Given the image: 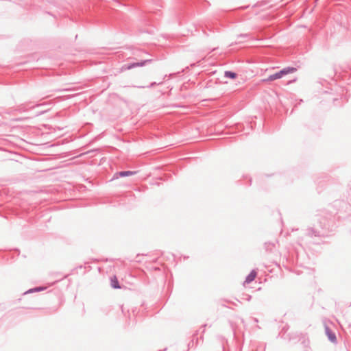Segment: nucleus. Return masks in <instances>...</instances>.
Instances as JSON below:
<instances>
[{"label": "nucleus", "instance_id": "f257e3e1", "mask_svg": "<svg viewBox=\"0 0 351 351\" xmlns=\"http://www.w3.org/2000/svg\"><path fill=\"white\" fill-rule=\"evenodd\" d=\"M306 234L311 237H321L323 236V233L321 231L314 228H308L306 229Z\"/></svg>", "mask_w": 351, "mask_h": 351}, {"label": "nucleus", "instance_id": "f03ea898", "mask_svg": "<svg viewBox=\"0 0 351 351\" xmlns=\"http://www.w3.org/2000/svg\"><path fill=\"white\" fill-rule=\"evenodd\" d=\"M152 60H145L138 62H134V63H130L127 64L125 65V68L127 69H132L133 68L137 67V66H143L146 64L147 62H150Z\"/></svg>", "mask_w": 351, "mask_h": 351}, {"label": "nucleus", "instance_id": "7ed1b4c3", "mask_svg": "<svg viewBox=\"0 0 351 351\" xmlns=\"http://www.w3.org/2000/svg\"><path fill=\"white\" fill-rule=\"evenodd\" d=\"M136 173V171H123L116 173L113 178H118L119 177H126V176H134Z\"/></svg>", "mask_w": 351, "mask_h": 351}, {"label": "nucleus", "instance_id": "20e7f679", "mask_svg": "<svg viewBox=\"0 0 351 351\" xmlns=\"http://www.w3.org/2000/svg\"><path fill=\"white\" fill-rule=\"evenodd\" d=\"M325 330L328 339L332 343H336L337 337L335 333L333 331H332V330H330L328 326H326Z\"/></svg>", "mask_w": 351, "mask_h": 351}, {"label": "nucleus", "instance_id": "39448f33", "mask_svg": "<svg viewBox=\"0 0 351 351\" xmlns=\"http://www.w3.org/2000/svg\"><path fill=\"white\" fill-rule=\"evenodd\" d=\"M256 271L255 270H252L245 278V283H250L252 282L256 276Z\"/></svg>", "mask_w": 351, "mask_h": 351}, {"label": "nucleus", "instance_id": "423d86ee", "mask_svg": "<svg viewBox=\"0 0 351 351\" xmlns=\"http://www.w3.org/2000/svg\"><path fill=\"white\" fill-rule=\"evenodd\" d=\"M295 71H296V68L291 67V66L285 67V68L282 69V70H280L281 74H282L283 76L285 75H287L289 73H292L295 72Z\"/></svg>", "mask_w": 351, "mask_h": 351}, {"label": "nucleus", "instance_id": "0eeeda50", "mask_svg": "<svg viewBox=\"0 0 351 351\" xmlns=\"http://www.w3.org/2000/svg\"><path fill=\"white\" fill-rule=\"evenodd\" d=\"M110 285L114 289H119L120 285L116 276H113L110 278Z\"/></svg>", "mask_w": 351, "mask_h": 351}, {"label": "nucleus", "instance_id": "6e6552de", "mask_svg": "<svg viewBox=\"0 0 351 351\" xmlns=\"http://www.w3.org/2000/svg\"><path fill=\"white\" fill-rule=\"evenodd\" d=\"M282 74H281V71H278L274 74H272V75H270L269 77H268V79L267 80L268 81H273L274 80H276V79H280L282 77Z\"/></svg>", "mask_w": 351, "mask_h": 351}, {"label": "nucleus", "instance_id": "1a4fd4ad", "mask_svg": "<svg viewBox=\"0 0 351 351\" xmlns=\"http://www.w3.org/2000/svg\"><path fill=\"white\" fill-rule=\"evenodd\" d=\"M224 77L230 79H235L237 77V73L231 71H226L224 72Z\"/></svg>", "mask_w": 351, "mask_h": 351}, {"label": "nucleus", "instance_id": "9d476101", "mask_svg": "<svg viewBox=\"0 0 351 351\" xmlns=\"http://www.w3.org/2000/svg\"><path fill=\"white\" fill-rule=\"evenodd\" d=\"M45 288L43 287H38L34 289H30L26 293H33V292H38L44 290Z\"/></svg>", "mask_w": 351, "mask_h": 351}, {"label": "nucleus", "instance_id": "9b49d317", "mask_svg": "<svg viewBox=\"0 0 351 351\" xmlns=\"http://www.w3.org/2000/svg\"><path fill=\"white\" fill-rule=\"evenodd\" d=\"M248 36H249V34H240V35L239 36V37H244V38H247V37H248Z\"/></svg>", "mask_w": 351, "mask_h": 351}, {"label": "nucleus", "instance_id": "f8f14e48", "mask_svg": "<svg viewBox=\"0 0 351 351\" xmlns=\"http://www.w3.org/2000/svg\"><path fill=\"white\" fill-rule=\"evenodd\" d=\"M156 82H153L150 84L149 87H153L154 85H156Z\"/></svg>", "mask_w": 351, "mask_h": 351}]
</instances>
